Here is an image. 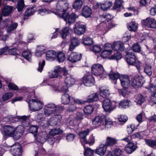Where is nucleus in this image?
<instances>
[{
    "label": "nucleus",
    "instance_id": "obj_4",
    "mask_svg": "<svg viewBox=\"0 0 156 156\" xmlns=\"http://www.w3.org/2000/svg\"><path fill=\"white\" fill-rule=\"evenodd\" d=\"M143 77L140 75L132 76L130 80V86L134 88H138L143 86L144 83Z\"/></svg>",
    "mask_w": 156,
    "mask_h": 156
},
{
    "label": "nucleus",
    "instance_id": "obj_56",
    "mask_svg": "<svg viewBox=\"0 0 156 156\" xmlns=\"http://www.w3.org/2000/svg\"><path fill=\"white\" fill-rule=\"evenodd\" d=\"M22 55L24 58L28 61L31 59V54L29 51H23Z\"/></svg>",
    "mask_w": 156,
    "mask_h": 156
},
{
    "label": "nucleus",
    "instance_id": "obj_20",
    "mask_svg": "<svg viewBox=\"0 0 156 156\" xmlns=\"http://www.w3.org/2000/svg\"><path fill=\"white\" fill-rule=\"evenodd\" d=\"M50 138L49 135L46 132H42L38 133L37 139L38 142L43 144L47 140H49Z\"/></svg>",
    "mask_w": 156,
    "mask_h": 156
},
{
    "label": "nucleus",
    "instance_id": "obj_48",
    "mask_svg": "<svg viewBox=\"0 0 156 156\" xmlns=\"http://www.w3.org/2000/svg\"><path fill=\"white\" fill-rule=\"evenodd\" d=\"M18 26V23H13L10 24L7 29L8 33H10L12 31H14Z\"/></svg>",
    "mask_w": 156,
    "mask_h": 156
},
{
    "label": "nucleus",
    "instance_id": "obj_59",
    "mask_svg": "<svg viewBox=\"0 0 156 156\" xmlns=\"http://www.w3.org/2000/svg\"><path fill=\"white\" fill-rule=\"evenodd\" d=\"M24 6V3L23 0H20L18 2L17 8L18 11L19 12L21 11Z\"/></svg>",
    "mask_w": 156,
    "mask_h": 156
},
{
    "label": "nucleus",
    "instance_id": "obj_45",
    "mask_svg": "<svg viewBox=\"0 0 156 156\" xmlns=\"http://www.w3.org/2000/svg\"><path fill=\"white\" fill-rule=\"evenodd\" d=\"M152 66L150 64H146L144 67V72L147 75L150 76L152 74Z\"/></svg>",
    "mask_w": 156,
    "mask_h": 156
},
{
    "label": "nucleus",
    "instance_id": "obj_1",
    "mask_svg": "<svg viewBox=\"0 0 156 156\" xmlns=\"http://www.w3.org/2000/svg\"><path fill=\"white\" fill-rule=\"evenodd\" d=\"M64 109V107L61 105L56 106L53 104H49L44 108V114L46 116H48L54 113L55 116H59L60 117V114Z\"/></svg>",
    "mask_w": 156,
    "mask_h": 156
},
{
    "label": "nucleus",
    "instance_id": "obj_47",
    "mask_svg": "<svg viewBox=\"0 0 156 156\" xmlns=\"http://www.w3.org/2000/svg\"><path fill=\"white\" fill-rule=\"evenodd\" d=\"M145 142L147 145L151 148H154L156 146V140L146 139Z\"/></svg>",
    "mask_w": 156,
    "mask_h": 156
},
{
    "label": "nucleus",
    "instance_id": "obj_33",
    "mask_svg": "<svg viewBox=\"0 0 156 156\" xmlns=\"http://www.w3.org/2000/svg\"><path fill=\"white\" fill-rule=\"evenodd\" d=\"M71 98L69 95L66 93L63 94L62 97V103L64 105H67L70 103L71 104Z\"/></svg>",
    "mask_w": 156,
    "mask_h": 156
},
{
    "label": "nucleus",
    "instance_id": "obj_49",
    "mask_svg": "<svg viewBox=\"0 0 156 156\" xmlns=\"http://www.w3.org/2000/svg\"><path fill=\"white\" fill-rule=\"evenodd\" d=\"M14 94L12 92H9L4 93L2 97L3 101H6L11 98L13 96Z\"/></svg>",
    "mask_w": 156,
    "mask_h": 156
},
{
    "label": "nucleus",
    "instance_id": "obj_8",
    "mask_svg": "<svg viewBox=\"0 0 156 156\" xmlns=\"http://www.w3.org/2000/svg\"><path fill=\"white\" fill-rule=\"evenodd\" d=\"M82 83L87 87H90L94 85L95 80L91 74L87 73L82 78Z\"/></svg>",
    "mask_w": 156,
    "mask_h": 156
},
{
    "label": "nucleus",
    "instance_id": "obj_41",
    "mask_svg": "<svg viewBox=\"0 0 156 156\" xmlns=\"http://www.w3.org/2000/svg\"><path fill=\"white\" fill-rule=\"evenodd\" d=\"M56 58L59 62H63L66 59L65 54L62 51L59 52L56 55Z\"/></svg>",
    "mask_w": 156,
    "mask_h": 156
},
{
    "label": "nucleus",
    "instance_id": "obj_40",
    "mask_svg": "<svg viewBox=\"0 0 156 156\" xmlns=\"http://www.w3.org/2000/svg\"><path fill=\"white\" fill-rule=\"evenodd\" d=\"M122 57V54L117 51H115L113 55H111L109 57L110 59L115 60H116L121 59Z\"/></svg>",
    "mask_w": 156,
    "mask_h": 156
},
{
    "label": "nucleus",
    "instance_id": "obj_37",
    "mask_svg": "<svg viewBox=\"0 0 156 156\" xmlns=\"http://www.w3.org/2000/svg\"><path fill=\"white\" fill-rule=\"evenodd\" d=\"M90 131V129H87L79 133V135L81 138L80 141L81 142H83L86 139V136L88 135Z\"/></svg>",
    "mask_w": 156,
    "mask_h": 156
},
{
    "label": "nucleus",
    "instance_id": "obj_34",
    "mask_svg": "<svg viewBox=\"0 0 156 156\" xmlns=\"http://www.w3.org/2000/svg\"><path fill=\"white\" fill-rule=\"evenodd\" d=\"M100 17L101 22L105 23L110 20L113 18L112 15L108 13H104L100 15Z\"/></svg>",
    "mask_w": 156,
    "mask_h": 156
},
{
    "label": "nucleus",
    "instance_id": "obj_5",
    "mask_svg": "<svg viewBox=\"0 0 156 156\" xmlns=\"http://www.w3.org/2000/svg\"><path fill=\"white\" fill-rule=\"evenodd\" d=\"M118 104L115 101H111L108 98L105 99L103 101L102 107L106 112H111L117 106Z\"/></svg>",
    "mask_w": 156,
    "mask_h": 156
},
{
    "label": "nucleus",
    "instance_id": "obj_18",
    "mask_svg": "<svg viewBox=\"0 0 156 156\" xmlns=\"http://www.w3.org/2000/svg\"><path fill=\"white\" fill-rule=\"evenodd\" d=\"M105 120V115L97 116L92 120V123L93 125L98 126H103Z\"/></svg>",
    "mask_w": 156,
    "mask_h": 156
},
{
    "label": "nucleus",
    "instance_id": "obj_57",
    "mask_svg": "<svg viewBox=\"0 0 156 156\" xmlns=\"http://www.w3.org/2000/svg\"><path fill=\"white\" fill-rule=\"evenodd\" d=\"M95 142V139L94 137L93 136H90L88 140H87L86 139L83 142L84 144H88L90 146L93 145Z\"/></svg>",
    "mask_w": 156,
    "mask_h": 156
},
{
    "label": "nucleus",
    "instance_id": "obj_25",
    "mask_svg": "<svg viewBox=\"0 0 156 156\" xmlns=\"http://www.w3.org/2000/svg\"><path fill=\"white\" fill-rule=\"evenodd\" d=\"M99 90L100 96L103 98L108 97L110 94V91L108 87H102L99 88Z\"/></svg>",
    "mask_w": 156,
    "mask_h": 156
},
{
    "label": "nucleus",
    "instance_id": "obj_26",
    "mask_svg": "<svg viewBox=\"0 0 156 156\" xmlns=\"http://www.w3.org/2000/svg\"><path fill=\"white\" fill-rule=\"evenodd\" d=\"M70 44L69 48V50L72 51L76 47L78 46L80 44L79 40L76 38L73 37L70 40Z\"/></svg>",
    "mask_w": 156,
    "mask_h": 156
},
{
    "label": "nucleus",
    "instance_id": "obj_29",
    "mask_svg": "<svg viewBox=\"0 0 156 156\" xmlns=\"http://www.w3.org/2000/svg\"><path fill=\"white\" fill-rule=\"evenodd\" d=\"M121 75L118 72H111L108 74L110 80L113 81L115 84L116 83L117 80L118 79H119Z\"/></svg>",
    "mask_w": 156,
    "mask_h": 156
},
{
    "label": "nucleus",
    "instance_id": "obj_10",
    "mask_svg": "<svg viewBox=\"0 0 156 156\" xmlns=\"http://www.w3.org/2000/svg\"><path fill=\"white\" fill-rule=\"evenodd\" d=\"M91 73L95 75L98 76L102 74L104 71L102 66L100 64L93 65L91 68Z\"/></svg>",
    "mask_w": 156,
    "mask_h": 156
},
{
    "label": "nucleus",
    "instance_id": "obj_9",
    "mask_svg": "<svg viewBox=\"0 0 156 156\" xmlns=\"http://www.w3.org/2000/svg\"><path fill=\"white\" fill-rule=\"evenodd\" d=\"M15 128L12 126L5 125L4 127V134L3 138L4 140H6L8 137H12L15 132Z\"/></svg>",
    "mask_w": 156,
    "mask_h": 156
},
{
    "label": "nucleus",
    "instance_id": "obj_3",
    "mask_svg": "<svg viewBox=\"0 0 156 156\" xmlns=\"http://www.w3.org/2000/svg\"><path fill=\"white\" fill-rule=\"evenodd\" d=\"M126 58L127 63L129 65L135 66L138 70L140 71V62L138 61L137 63V59L133 53L127 51L126 55Z\"/></svg>",
    "mask_w": 156,
    "mask_h": 156
},
{
    "label": "nucleus",
    "instance_id": "obj_27",
    "mask_svg": "<svg viewBox=\"0 0 156 156\" xmlns=\"http://www.w3.org/2000/svg\"><path fill=\"white\" fill-rule=\"evenodd\" d=\"M117 140L115 138L108 136L106 138L105 144L107 147H111L117 144Z\"/></svg>",
    "mask_w": 156,
    "mask_h": 156
},
{
    "label": "nucleus",
    "instance_id": "obj_28",
    "mask_svg": "<svg viewBox=\"0 0 156 156\" xmlns=\"http://www.w3.org/2000/svg\"><path fill=\"white\" fill-rule=\"evenodd\" d=\"M107 147L105 144H101L97 147L95 151V154L100 155H104L107 150Z\"/></svg>",
    "mask_w": 156,
    "mask_h": 156
},
{
    "label": "nucleus",
    "instance_id": "obj_22",
    "mask_svg": "<svg viewBox=\"0 0 156 156\" xmlns=\"http://www.w3.org/2000/svg\"><path fill=\"white\" fill-rule=\"evenodd\" d=\"M124 43L120 41L114 42L112 45V48L115 51H123L124 49Z\"/></svg>",
    "mask_w": 156,
    "mask_h": 156
},
{
    "label": "nucleus",
    "instance_id": "obj_42",
    "mask_svg": "<svg viewBox=\"0 0 156 156\" xmlns=\"http://www.w3.org/2000/svg\"><path fill=\"white\" fill-rule=\"evenodd\" d=\"M122 0H116L113 9L116 10L118 12H120L121 11L120 8L122 6Z\"/></svg>",
    "mask_w": 156,
    "mask_h": 156
},
{
    "label": "nucleus",
    "instance_id": "obj_19",
    "mask_svg": "<svg viewBox=\"0 0 156 156\" xmlns=\"http://www.w3.org/2000/svg\"><path fill=\"white\" fill-rule=\"evenodd\" d=\"M92 13V10L91 8L87 5H85L82 8L81 15L86 18L91 17Z\"/></svg>",
    "mask_w": 156,
    "mask_h": 156
},
{
    "label": "nucleus",
    "instance_id": "obj_44",
    "mask_svg": "<svg viewBox=\"0 0 156 156\" xmlns=\"http://www.w3.org/2000/svg\"><path fill=\"white\" fill-rule=\"evenodd\" d=\"M69 33V30L68 27H66L63 28L60 32L61 37L63 39L66 38V37Z\"/></svg>",
    "mask_w": 156,
    "mask_h": 156
},
{
    "label": "nucleus",
    "instance_id": "obj_61",
    "mask_svg": "<svg viewBox=\"0 0 156 156\" xmlns=\"http://www.w3.org/2000/svg\"><path fill=\"white\" fill-rule=\"evenodd\" d=\"M136 129L135 125L132 124L127 126L126 130L128 134H131Z\"/></svg>",
    "mask_w": 156,
    "mask_h": 156
},
{
    "label": "nucleus",
    "instance_id": "obj_52",
    "mask_svg": "<svg viewBox=\"0 0 156 156\" xmlns=\"http://www.w3.org/2000/svg\"><path fill=\"white\" fill-rule=\"evenodd\" d=\"M17 118L18 119L19 121H20L22 123L23 125L24 126H26V123L27 122V120H28V116L26 115L22 116H18Z\"/></svg>",
    "mask_w": 156,
    "mask_h": 156
},
{
    "label": "nucleus",
    "instance_id": "obj_7",
    "mask_svg": "<svg viewBox=\"0 0 156 156\" xmlns=\"http://www.w3.org/2000/svg\"><path fill=\"white\" fill-rule=\"evenodd\" d=\"M29 106L31 110L33 111H38L42 108V104L37 99H30L28 102Z\"/></svg>",
    "mask_w": 156,
    "mask_h": 156
},
{
    "label": "nucleus",
    "instance_id": "obj_64",
    "mask_svg": "<svg viewBox=\"0 0 156 156\" xmlns=\"http://www.w3.org/2000/svg\"><path fill=\"white\" fill-rule=\"evenodd\" d=\"M38 127L36 126H31L29 129L30 133L36 135L37 134Z\"/></svg>",
    "mask_w": 156,
    "mask_h": 156
},
{
    "label": "nucleus",
    "instance_id": "obj_2",
    "mask_svg": "<svg viewBox=\"0 0 156 156\" xmlns=\"http://www.w3.org/2000/svg\"><path fill=\"white\" fill-rule=\"evenodd\" d=\"M54 12L56 15L63 19L66 23L69 25L74 23L76 21V17L75 14L72 13L69 14L66 9H63L62 11L57 10Z\"/></svg>",
    "mask_w": 156,
    "mask_h": 156
},
{
    "label": "nucleus",
    "instance_id": "obj_63",
    "mask_svg": "<svg viewBox=\"0 0 156 156\" xmlns=\"http://www.w3.org/2000/svg\"><path fill=\"white\" fill-rule=\"evenodd\" d=\"M8 87L10 90L14 91H17L19 89L18 87L16 85L11 82L9 83Z\"/></svg>",
    "mask_w": 156,
    "mask_h": 156
},
{
    "label": "nucleus",
    "instance_id": "obj_35",
    "mask_svg": "<svg viewBox=\"0 0 156 156\" xmlns=\"http://www.w3.org/2000/svg\"><path fill=\"white\" fill-rule=\"evenodd\" d=\"M94 109V105H87L84 107L83 110L85 114L87 115H91Z\"/></svg>",
    "mask_w": 156,
    "mask_h": 156
},
{
    "label": "nucleus",
    "instance_id": "obj_62",
    "mask_svg": "<svg viewBox=\"0 0 156 156\" xmlns=\"http://www.w3.org/2000/svg\"><path fill=\"white\" fill-rule=\"evenodd\" d=\"M44 48H42L41 47L38 46L35 52V55L37 56H41L44 52Z\"/></svg>",
    "mask_w": 156,
    "mask_h": 156
},
{
    "label": "nucleus",
    "instance_id": "obj_58",
    "mask_svg": "<svg viewBox=\"0 0 156 156\" xmlns=\"http://www.w3.org/2000/svg\"><path fill=\"white\" fill-rule=\"evenodd\" d=\"M106 117L105 116V120L104 122V125H103V127L107 128H109L112 125L113 122L110 119H107L106 118Z\"/></svg>",
    "mask_w": 156,
    "mask_h": 156
},
{
    "label": "nucleus",
    "instance_id": "obj_23",
    "mask_svg": "<svg viewBox=\"0 0 156 156\" xmlns=\"http://www.w3.org/2000/svg\"><path fill=\"white\" fill-rule=\"evenodd\" d=\"M34 5L32 7H29L27 8L24 14V17L23 18L24 20L27 19L30 16L33 15L34 13L37 11V8Z\"/></svg>",
    "mask_w": 156,
    "mask_h": 156
},
{
    "label": "nucleus",
    "instance_id": "obj_39",
    "mask_svg": "<svg viewBox=\"0 0 156 156\" xmlns=\"http://www.w3.org/2000/svg\"><path fill=\"white\" fill-rule=\"evenodd\" d=\"M107 25L106 23L102 22L97 26V30L99 31H102L103 34H106L105 32L107 30Z\"/></svg>",
    "mask_w": 156,
    "mask_h": 156
},
{
    "label": "nucleus",
    "instance_id": "obj_30",
    "mask_svg": "<svg viewBox=\"0 0 156 156\" xmlns=\"http://www.w3.org/2000/svg\"><path fill=\"white\" fill-rule=\"evenodd\" d=\"M56 52L53 50H48L46 53V58L47 60H54L56 58Z\"/></svg>",
    "mask_w": 156,
    "mask_h": 156
},
{
    "label": "nucleus",
    "instance_id": "obj_36",
    "mask_svg": "<svg viewBox=\"0 0 156 156\" xmlns=\"http://www.w3.org/2000/svg\"><path fill=\"white\" fill-rule=\"evenodd\" d=\"M82 43L86 46H91L93 43L92 39L89 37H83Z\"/></svg>",
    "mask_w": 156,
    "mask_h": 156
},
{
    "label": "nucleus",
    "instance_id": "obj_14",
    "mask_svg": "<svg viewBox=\"0 0 156 156\" xmlns=\"http://www.w3.org/2000/svg\"><path fill=\"white\" fill-rule=\"evenodd\" d=\"M142 24L148 27L153 28H156V20L154 18H147L142 21Z\"/></svg>",
    "mask_w": 156,
    "mask_h": 156
},
{
    "label": "nucleus",
    "instance_id": "obj_11",
    "mask_svg": "<svg viewBox=\"0 0 156 156\" xmlns=\"http://www.w3.org/2000/svg\"><path fill=\"white\" fill-rule=\"evenodd\" d=\"M62 133V131L59 128L52 129L49 132V136L50 139H52L51 140L54 143L56 140H59L61 138L60 137L58 136H56L55 138V136Z\"/></svg>",
    "mask_w": 156,
    "mask_h": 156
},
{
    "label": "nucleus",
    "instance_id": "obj_43",
    "mask_svg": "<svg viewBox=\"0 0 156 156\" xmlns=\"http://www.w3.org/2000/svg\"><path fill=\"white\" fill-rule=\"evenodd\" d=\"M83 5V2L81 0H76L73 5V8L78 10L81 8Z\"/></svg>",
    "mask_w": 156,
    "mask_h": 156
},
{
    "label": "nucleus",
    "instance_id": "obj_53",
    "mask_svg": "<svg viewBox=\"0 0 156 156\" xmlns=\"http://www.w3.org/2000/svg\"><path fill=\"white\" fill-rule=\"evenodd\" d=\"M86 102V101H84L81 100L79 99H75L73 98H72L71 100V104H75V105L76 104H77L79 105H82L85 104Z\"/></svg>",
    "mask_w": 156,
    "mask_h": 156
},
{
    "label": "nucleus",
    "instance_id": "obj_17",
    "mask_svg": "<svg viewBox=\"0 0 156 156\" xmlns=\"http://www.w3.org/2000/svg\"><path fill=\"white\" fill-rule=\"evenodd\" d=\"M119 80L122 87H129L130 85V80L129 76L127 75H121Z\"/></svg>",
    "mask_w": 156,
    "mask_h": 156
},
{
    "label": "nucleus",
    "instance_id": "obj_24",
    "mask_svg": "<svg viewBox=\"0 0 156 156\" xmlns=\"http://www.w3.org/2000/svg\"><path fill=\"white\" fill-rule=\"evenodd\" d=\"M137 147L136 145L133 142H129L125 147V150L127 153L130 154L134 152Z\"/></svg>",
    "mask_w": 156,
    "mask_h": 156
},
{
    "label": "nucleus",
    "instance_id": "obj_12",
    "mask_svg": "<svg viewBox=\"0 0 156 156\" xmlns=\"http://www.w3.org/2000/svg\"><path fill=\"white\" fill-rule=\"evenodd\" d=\"M82 55L78 53L72 52L69 55L67 60L73 63H75L81 59Z\"/></svg>",
    "mask_w": 156,
    "mask_h": 156
},
{
    "label": "nucleus",
    "instance_id": "obj_55",
    "mask_svg": "<svg viewBox=\"0 0 156 156\" xmlns=\"http://www.w3.org/2000/svg\"><path fill=\"white\" fill-rule=\"evenodd\" d=\"M112 50L105 48L104 50L101 52V56L103 58H105L109 56L110 54L112 53Z\"/></svg>",
    "mask_w": 156,
    "mask_h": 156
},
{
    "label": "nucleus",
    "instance_id": "obj_32",
    "mask_svg": "<svg viewBox=\"0 0 156 156\" xmlns=\"http://www.w3.org/2000/svg\"><path fill=\"white\" fill-rule=\"evenodd\" d=\"M12 9V6L6 5L2 9V14L4 16H8L11 12Z\"/></svg>",
    "mask_w": 156,
    "mask_h": 156
},
{
    "label": "nucleus",
    "instance_id": "obj_46",
    "mask_svg": "<svg viewBox=\"0 0 156 156\" xmlns=\"http://www.w3.org/2000/svg\"><path fill=\"white\" fill-rule=\"evenodd\" d=\"M60 117L59 116H55V117L51 118L50 119V122L53 125H57L58 123L60 122L61 121V119L62 118L61 116L60 115Z\"/></svg>",
    "mask_w": 156,
    "mask_h": 156
},
{
    "label": "nucleus",
    "instance_id": "obj_13",
    "mask_svg": "<svg viewBox=\"0 0 156 156\" xmlns=\"http://www.w3.org/2000/svg\"><path fill=\"white\" fill-rule=\"evenodd\" d=\"M87 26L82 24H78L74 28V33L78 35L83 34L86 32Z\"/></svg>",
    "mask_w": 156,
    "mask_h": 156
},
{
    "label": "nucleus",
    "instance_id": "obj_54",
    "mask_svg": "<svg viewBox=\"0 0 156 156\" xmlns=\"http://www.w3.org/2000/svg\"><path fill=\"white\" fill-rule=\"evenodd\" d=\"M127 28L129 30L135 31L137 28V26L134 22H132L127 25Z\"/></svg>",
    "mask_w": 156,
    "mask_h": 156
},
{
    "label": "nucleus",
    "instance_id": "obj_21",
    "mask_svg": "<svg viewBox=\"0 0 156 156\" xmlns=\"http://www.w3.org/2000/svg\"><path fill=\"white\" fill-rule=\"evenodd\" d=\"M86 102L89 103L98 101L99 100V94L96 92L90 94L86 98Z\"/></svg>",
    "mask_w": 156,
    "mask_h": 156
},
{
    "label": "nucleus",
    "instance_id": "obj_50",
    "mask_svg": "<svg viewBox=\"0 0 156 156\" xmlns=\"http://www.w3.org/2000/svg\"><path fill=\"white\" fill-rule=\"evenodd\" d=\"M112 5V3L110 2H106L101 5V8L103 10H106Z\"/></svg>",
    "mask_w": 156,
    "mask_h": 156
},
{
    "label": "nucleus",
    "instance_id": "obj_31",
    "mask_svg": "<svg viewBox=\"0 0 156 156\" xmlns=\"http://www.w3.org/2000/svg\"><path fill=\"white\" fill-rule=\"evenodd\" d=\"M81 144L84 148V155L85 156H93L94 153L95 152L94 151L89 147H86L83 143H81Z\"/></svg>",
    "mask_w": 156,
    "mask_h": 156
},
{
    "label": "nucleus",
    "instance_id": "obj_16",
    "mask_svg": "<svg viewBox=\"0 0 156 156\" xmlns=\"http://www.w3.org/2000/svg\"><path fill=\"white\" fill-rule=\"evenodd\" d=\"M17 49L14 48L11 49H9V47L8 46H6L0 49V55L3 54L5 52H8L9 55H18L16 52Z\"/></svg>",
    "mask_w": 156,
    "mask_h": 156
},
{
    "label": "nucleus",
    "instance_id": "obj_15",
    "mask_svg": "<svg viewBox=\"0 0 156 156\" xmlns=\"http://www.w3.org/2000/svg\"><path fill=\"white\" fill-rule=\"evenodd\" d=\"M10 151L13 155L15 156L20 155L23 152L21 145L18 144L13 145L11 147Z\"/></svg>",
    "mask_w": 156,
    "mask_h": 156
},
{
    "label": "nucleus",
    "instance_id": "obj_6",
    "mask_svg": "<svg viewBox=\"0 0 156 156\" xmlns=\"http://www.w3.org/2000/svg\"><path fill=\"white\" fill-rule=\"evenodd\" d=\"M68 74V71L66 67H61L59 66H56L54 71L49 73V76L51 78H56L62 75L66 76Z\"/></svg>",
    "mask_w": 156,
    "mask_h": 156
},
{
    "label": "nucleus",
    "instance_id": "obj_38",
    "mask_svg": "<svg viewBox=\"0 0 156 156\" xmlns=\"http://www.w3.org/2000/svg\"><path fill=\"white\" fill-rule=\"evenodd\" d=\"M75 79L71 76L66 77L65 79V83L68 87H71L75 83Z\"/></svg>",
    "mask_w": 156,
    "mask_h": 156
},
{
    "label": "nucleus",
    "instance_id": "obj_60",
    "mask_svg": "<svg viewBox=\"0 0 156 156\" xmlns=\"http://www.w3.org/2000/svg\"><path fill=\"white\" fill-rule=\"evenodd\" d=\"M136 100L137 103L141 105L145 101V98L142 94H140L138 95Z\"/></svg>",
    "mask_w": 156,
    "mask_h": 156
},
{
    "label": "nucleus",
    "instance_id": "obj_51",
    "mask_svg": "<svg viewBox=\"0 0 156 156\" xmlns=\"http://www.w3.org/2000/svg\"><path fill=\"white\" fill-rule=\"evenodd\" d=\"M119 108H126L129 106V101L128 100L122 101L119 104Z\"/></svg>",
    "mask_w": 156,
    "mask_h": 156
}]
</instances>
